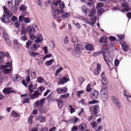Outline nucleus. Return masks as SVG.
Instances as JSON below:
<instances>
[{
	"instance_id": "nucleus-1",
	"label": "nucleus",
	"mask_w": 131,
	"mask_h": 131,
	"mask_svg": "<svg viewBox=\"0 0 131 131\" xmlns=\"http://www.w3.org/2000/svg\"><path fill=\"white\" fill-rule=\"evenodd\" d=\"M71 41L73 43L74 47L73 51V54L76 57H79L80 56L81 49L79 46L78 39L75 36H72Z\"/></svg>"
},
{
	"instance_id": "nucleus-2",
	"label": "nucleus",
	"mask_w": 131,
	"mask_h": 131,
	"mask_svg": "<svg viewBox=\"0 0 131 131\" xmlns=\"http://www.w3.org/2000/svg\"><path fill=\"white\" fill-rule=\"evenodd\" d=\"M59 5L60 9H59L58 7L57 9L55 10V12H53L52 15L54 18L55 19L57 20L59 23H60V20L59 19L60 17L58 15H56V14L58 15L64 13V10H63V9L64 7L65 4L63 2H61L60 3Z\"/></svg>"
},
{
	"instance_id": "nucleus-3",
	"label": "nucleus",
	"mask_w": 131,
	"mask_h": 131,
	"mask_svg": "<svg viewBox=\"0 0 131 131\" xmlns=\"http://www.w3.org/2000/svg\"><path fill=\"white\" fill-rule=\"evenodd\" d=\"M3 7L5 13L6 15L4 14L2 17L0 18V19L3 22L7 24L9 22L8 18L11 17L13 15L11 12L8 10L5 6H3Z\"/></svg>"
},
{
	"instance_id": "nucleus-4",
	"label": "nucleus",
	"mask_w": 131,
	"mask_h": 131,
	"mask_svg": "<svg viewBox=\"0 0 131 131\" xmlns=\"http://www.w3.org/2000/svg\"><path fill=\"white\" fill-rule=\"evenodd\" d=\"M99 94V92H98L95 90L92 91L90 94V96L91 98L93 100L89 101L88 102L89 104H93L97 103L99 101L95 100L97 99Z\"/></svg>"
},
{
	"instance_id": "nucleus-5",
	"label": "nucleus",
	"mask_w": 131,
	"mask_h": 131,
	"mask_svg": "<svg viewBox=\"0 0 131 131\" xmlns=\"http://www.w3.org/2000/svg\"><path fill=\"white\" fill-rule=\"evenodd\" d=\"M100 109V107L97 105L91 106L90 107V110L92 115L95 116H98L99 114L98 111Z\"/></svg>"
},
{
	"instance_id": "nucleus-6",
	"label": "nucleus",
	"mask_w": 131,
	"mask_h": 131,
	"mask_svg": "<svg viewBox=\"0 0 131 131\" xmlns=\"http://www.w3.org/2000/svg\"><path fill=\"white\" fill-rule=\"evenodd\" d=\"M45 101V98L41 99L40 100H38L34 103L33 106L35 108L42 107Z\"/></svg>"
},
{
	"instance_id": "nucleus-7",
	"label": "nucleus",
	"mask_w": 131,
	"mask_h": 131,
	"mask_svg": "<svg viewBox=\"0 0 131 131\" xmlns=\"http://www.w3.org/2000/svg\"><path fill=\"white\" fill-rule=\"evenodd\" d=\"M121 6L123 7V8L121 10V11L123 13L125 11L128 12L130 11V8H129V5L128 3L126 2H124L122 4Z\"/></svg>"
},
{
	"instance_id": "nucleus-8",
	"label": "nucleus",
	"mask_w": 131,
	"mask_h": 131,
	"mask_svg": "<svg viewBox=\"0 0 131 131\" xmlns=\"http://www.w3.org/2000/svg\"><path fill=\"white\" fill-rule=\"evenodd\" d=\"M82 45L84 46L85 49L87 50L92 51L94 50L93 46L90 43L84 42L83 43Z\"/></svg>"
},
{
	"instance_id": "nucleus-9",
	"label": "nucleus",
	"mask_w": 131,
	"mask_h": 131,
	"mask_svg": "<svg viewBox=\"0 0 131 131\" xmlns=\"http://www.w3.org/2000/svg\"><path fill=\"white\" fill-rule=\"evenodd\" d=\"M61 0H57L54 3L53 6H52V10H51V12L52 14L53 12H55L58 8V5H59L60 3H61Z\"/></svg>"
},
{
	"instance_id": "nucleus-10",
	"label": "nucleus",
	"mask_w": 131,
	"mask_h": 131,
	"mask_svg": "<svg viewBox=\"0 0 131 131\" xmlns=\"http://www.w3.org/2000/svg\"><path fill=\"white\" fill-rule=\"evenodd\" d=\"M27 7L24 5H21L19 7V11L22 12L21 14L24 16H26L27 14Z\"/></svg>"
},
{
	"instance_id": "nucleus-11",
	"label": "nucleus",
	"mask_w": 131,
	"mask_h": 131,
	"mask_svg": "<svg viewBox=\"0 0 131 131\" xmlns=\"http://www.w3.org/2000/svg\"><path fill=\"white\" fill-rule=\"evenodd\" d=\"M40 46V45L38 43L36 42L31 45L30 47V49L32 51H35Z\"/></svg>"
},
{
	"instance_id": "nucleus-12",
	"label": "nucleus",
	"mask_w": 131,
	"mask_h": 131,
	"mask_svg": "<svg viewBox=\"0 0 131 131\" xmlns=\"http://www.w3.org/2000/svg\"><path fill=\"white\" fill-rule=\"evenodd\" d=\"M101 71V65L100 64L98 63L97 64L96 68L94 70L93 73L94 75H97Z\"/></svg>"
},
{
	"instance_id": "nucleus-13",
	"label": "nucleus",
	"mask_w": 131,
	"mask_h": 131,
	"mask_svg": "<svg viewBox=\"0 0 131 131\" xmlns=\"http://www.w3.org/2000/svg\"><path fill=\"white\" fill-rule=\"evenodd\" d=\"M40 94V93L38 91H35L33 94L31 93H29V95L31 99H34L35 98L38 97Z\"/></svg>"
},
{
	"instance_id": "nucleus-14",
	"label": "nucleus",
	"mask_w": 131,
	"mask_h": 131,
	"mask_svg": "<svg viewBox=\"0 0 131 131\" xmlns=\"http://www.w3.org/2000/svg\"><path fill=\"white\" fill-rule=\"evenodd\" d=\"M67 91L68 89L67 87L59 88H58L57 90V92L60 94L66 92Z\"/></svg>"
},
{
	"instance_id": "nucleus-15",
	"label": "nucleus",
	"mask_w": 131,
	"mask_h": 131,
	"mask_svg": "<svg viewBox=\"0 0 131 131\" xmlns=\"http://www.w3.org/2000/svg\"><path fill=\"white\" fill-rule=\"evenodd\" d=\"M96 10L94 8H92L89 9V11H88V16L90 17H93L95 16L96 14Z\"/></svg>"
},
{
	"instance_id": "nucleus-16",
	"label": "nucleus",
	"mask_w": 131,
	"mask_h": 131,
	"mask_svg": "<svg viewBox=\"0 0 131 131\" xmlns=\"http://www.w3.org/2000/svg\"><path fill=\"white\" fill-rule=\"evenodd\" d=\"M11 88H5L3 90V92L5 94L9 93H15L14 90H12Z\"/></svg>"
},
{
	"instance_id": "nucleus-17",
	"label": "nucleus",
	"mask_w": 131,
	"mask_h": 131,
	"mask_svg": "<svg viewBox=\"0 0 131 131\" xmlns=\"http://www.w3.org/2000/svg\"><path fill=\"white\" fill-rule=\"evenodd\" d=\"M109 53V50L107 48H106L102 50V53L103 58H108V55Z\"/></svg>"
},
{
	"instance_id": "nucleus-18",
	"label": "nucleus",
	"mask_w": 131,
	"mask_h": 131,
	"mask_svg": "<svg viewBox=\"0 0 131 131\" xmlns=\"http://www.w3.org/2000/svg\"><path fill=\"white\" fill-rule=\"evenodd\" d=\"M103 58L106 64L108 66V67H111V66L110 65V63L111 64V62L110 59H111V60H112V58H111V57L108 56L107 58H106V57H105L104 58Z\"/></svg>"
},
{
	"instance_id": "nucleus-19",
	"label": "nucleus",
	"mask_w": 131,
	"mask_h": 131,
	"mask_svg": "<svg viewBox=\"0 0 131 131\" xmlns=\"http://www.w3.org/2000/svg\"><path fill=\"white\" fill-rule=\"evenodd\" d=\"M26 31L29 34L33 33L35 31L34 28L31 26H29L26 28Z\"/></svg>"
},
{
	"instance_id": "nucleus-20",
	"label": "nucleus",
	"mask_w": 131,
	"mask_h": 131,
	"mask_svg": "<svg viewBox=\"0 0 131 131\" xmlns=\"http://www.w3.org/2000/svg\"><path fill=\"white\" fill-rule=\"evenodd\" d=\"M0 68L3 70V72L5 74H8L10 73L12 69L10 68H2L0 67Z\"/></svg>"
},
{
	"instance_id": "nucleus-21",
	"label": "nucleus",
	"mask_w": 131,
	"mask_h": 131,
	"mask_svg": "<svg viewBox=\"0 0 131 131\" xmlns=\"http://www.w3.org/2000/svg\"><path fill=\"white\" fill-rule=\"evenodd\" d=\"M86 125L84 123H83L79 125L78 128L80 130L83 131L86 129Z\"/></svg>"
},
{
	"instance_id": "nucleus-22",
	"label": "nucleus",
	"mask_w": 131,
	"mask_h": 131,
	"mask_svg": "<svg viewBox=\"0 0 131 131\" xmlns=\"http://www.w3.org/2000/svg\"><path fill=\"white\" fill-rule=\"evenodd\" d=\"M82 12L85 15H88V11H89V9L86 8L84 5L82 7Z\"/></svg>"
},
{
	"instance_id": "nucleus-23",
	"label": "nucleus",
	"mask_w": 131,
	"mask_h": 131,
	"mask_svg": "<svg viewBox=\"0 0 131 131\" xmlns=\"http://www.w3.org/2000/svg\"><path fill=\"white\" fill-rule=\"evenodd\" d=\"M12 64L11 62H8L5 63V65H0V67L3 68H7V67H10L12 66Z\"/></svg>"
},
{
	"instance_id": "nucleus-24",
	"label": "nucleus",
	"mask_w": 131,
	"mask_h": 131,
	"mask_svg": "<svg viewBox=\"0 0 131 131\" xmlns=\"http://www.w3.org/2000/svg\"><path fill=\"white\" fill-rule=\"evenodd\" d=\"M38 119L40 122L42 123L45 122L46 120V118L42 116L41 115H40L38 116Z\"/></svg>"
},
{
	"instance_id": "nucleus-25",
	"label": "nucleus",
	"mask_w": 131,
	"mask_h": 131,
	"mask_svg": "<svg viewBox=\"0 0 131 131\" xmlns=\"http://www.w3.org/2000/svg\"><path fill=\"white\" fill-rule=\"evenodd\" d=\"M21 79V78L20 76L18 75L15 74L13 77L14 82L15 81H19Z\"/></svg>"
},
{
	"instance_id": "nucleus-26",
	"label": "nucleus",
	"mask_w": 131,
	"mask_h": 131,
	"mask_svg": "<svg viewBox=\"0 0 131 131\" xmlns=\"http://www.w3.org/2000/svg\"><path fill=\"white\" fill-rule=\"evenodd\" d=\"M56 101L58 102V105L59 108H61L62 106L63 100L62 99L56 100Z\"/></svg>"
},
{
	"instance_id": "nucleus-27",
	"label": "nucleus",
	"mask_w": 131,
	"mask_h": 131,
	"mask_svg": "<svg viewBox=\"0 0 131 131\" xmlns=\"http://www.w3.org/2000/svg\"><path fill=\"white\" fill-rule=\"evenodd\" d=\"M42 40V37L41 35L40 36H37L35 41L38 43H41Z\"/></svg>"
},
{
	"instance_id": "nucleus-28",
	"label": "nucleus",
	"mask_w": 131,
	"mask_h": 131,
	"mask_svg": "<svg viewBox=\"0 0 131 131\" xmlns=\"http://www.w3.org/2000/svg\"><path fill=\"white\" fill-rule=\"evenodd\" d=\"M91 124L93 127L94 129L96 128L98 126V124L97 122H92Z\"/></svg>"
},
{
	"instance_id": "nucleus-29",
	"label": "nucleus",
	"mask_w": 131,
	"mask_h": 131,
	"mask_svg": "<svg viewBox=\"0 0 131 131\" xmlns=\"http://www.w3.org/2000/svg\"><path fill=\"white\" fill-rule=\"evenodd\" d=\"M70 16V14L68 13L64 12L62 15L61 16L65 18H66L69 17Z\"/></svg>"
},
{
	"instance_id": "nucleus-30",
	"label": "nucleus",
	"mask_w": 131,
	"mask_h": 131,
	"mask_svg": "<svg viewBox=\"0 0 131 131\" xmlns=\"http://www.w3.org/2000/svg\"><path fill=\"white\" fill-rule=\"evenodd\" d=\"M11 115L15 117H18L19 116V115L14 111L12 112Z\"/></svg>"
},
{
	"instance_id": "nucleus-31",
	"label": "nucleus",
	"mask_w": 131,
	"mask_h": 131,
	"mask_svg": "<svg viewBox=\"0 0 131 131\" xmlns=\"http://www.w3.org/2000/svg\"><path fill=\"white\" fill-rule=\"evenodd\" d=\"M23 19L25 23H28L31 21L30 19L28 17H24L23 18Z\"/></svg>"
},
{
	"instance_id": "nucleus-32",
	"label": "nucleus",
	"mask_w": 131,
	"mask_h": 131,
	"mask_svg": "<svg viewBox=\"0 0 131 131\" xmlns=\"http://www.w3.org/2000/svg\"><path fill=\"white\" fill-rule=\"evenodd\" d=\"M102 82L103 85H106L107 83V81L106 78H105L102 79Z\"/></svg>"
},
{
	"instance_id": "nucleus-33",
	"label": "nucleus",
	"mask_w": 131,
	"mask_h": 131,
	"mask_svg": "<svg viewBox=\"0 0 131 131\" xmlns=\"http://www.w3.org/2000/svg\"><path fill=\"white\" fill-rule=\"evenodd\" d=\"M23 104H24L26 103H29V99L25 97H24L23 99Z\"/></svg>"
},
{
	"instance_id": "nucleus-34",
	"label": "nucleus",
	"mask_w": 131,
	"mask_h": 131,
	"mask_svg": "<svg viewBox=\"0 0 131 131\" xmlns=\"http://www.w3.org/2000/svg\"><path fill=\"white\" fill-rule=\"evenodd\" d=\"M104 12V9L103 8H100L98 10L97 14L98 15H100Z\"/></svg>"
},
{
	"instance_id": "nucleus-35",
	"label": "nucleus",
	"mask_w": 131,
	"mask_h": 131,
	"mask_svg": "<svg viewBox=\"0 0 131 131\" xmlns=\"http://www.w3.org/2000/svg\"><path fill=\"white\" fill-rule=\"evenodd\" d=\"M15 6H13L11 8V9L14 12H16L18 9V8L17 6H18L16 5L15 4Z\"/></svg>"
},
{
	"instance_id": "nucleus-36",
	"label": "nucleus",
	"mask_w": 131,
	"mask_h": 131,
	"mask_svg": "<svg viewBox=\"0 0 131 131\" xmlns=\"http://www.w3.org/2000/svg\"><path fill=\"white\" fill-rule=\"evenodd\" d=\"M91 84L89 83L87 85L86 89V91L88 92H90L92 89V88H91Z\"/></svg>"
},
{
	"instance_id": "nucleus-37",
	"label": "nucleus",
	"mask_w": 131,
	"mask_h": 131,
	"mask_svg": "<svg viewBox=\"0 0 131 131\" xmlns=\"http://www.w3.org/2000/svg\"><path fill=\"white\" fill-rule=\"evenodd\" d=\"M38 80H37V81L38 83H41L44 82V79L41 77H39L37 78Z\"/></svg>"
},
{
	"instance_id": "nucleus-38",
	"label": "nucleus",
	"mask_w": 131,
	"mask_h": 131,
	"mask_svg": "<svg viewBox=\"0 0 131 131\" xmlns=\"http://www.w3.org/2000/svg\"><path fill=\"white\" fill-rule=\"evenodd\" d=\"M40 113L41 114L45 113L46 112V109L45 107H42L39 110Z\"/></svg>"
},
{
	"instance_id": "nucleus-39",
	"label": "nucleus",
	"mask_w": 131,
	"mask_h": 131,
	"mask_svg": "<svg viewBox=\"0 0 131 131\" xmlns=\"http://www.w3.org/2000/svg\"><path fill=\"white\" fill-rule=\"evenodd\" d=\"M33 41L31 40H28L26 43V47L27 48H28L30 45L32 43Z\"/></svg>"
},
{
	"instance_id": "nucleus-40",
	"label": "nucleus",
	"mask_w": 131,
	"mask_h": 131,
	"mask_svg": "<svg viewBox=\"0 0 131 131\" xmlns=\"http://www.w3.org/2000/svg\"><path fill=\"white\" fill-rule=\"evenodd\" d=\"M53 61L54 60L53 59H51L49 61H47L46 62L45 64L48 66L52 64Z\"/></svg>"
},
{
	"instance_id": "nucleus-41",
	"label": "nucleus",
	"mask_w": 131,
	"mask_h": 131,
	"mask_svg": "<svg viewBox=\"0 0 131 131\" xmlns=\"http://www.w3.org/2000/svg\"><path fill=\"white\" fill-rule=\"evenodd\" d=\"M30 39L31 40H34L36 38V36L34 34L32 33L29 34Z\"/></svg>"
},
{
	"instance_id": "nucleus-42",
	"label": "nucleus",
	"mask_w": 131,
	"mask_h": 131,
	"mask_svg": "<svg viewBox=\"0 0 131 131\" xmlns=\"http://www.w3.org/2000/svg\"><path fill=\"white\" fill-rule=\"evenodd\" d=\"M112 100L114 104L119 101L118 99L114 96H112Z\"/></svg>"
},
{
	"instance_id": "nucleus-43",
	"label": "nucleus",
	"mask_w": 131,
	"mask_h": 131,
	"mask_svg": "<svg viewBox=\"0 0 131 131\" xmlns=\"http://www.w3.org/2000/svg\"><path fill=\"white\" fill-rule=\"evenodd\" d=\"M85 80L82 77H80L79 78V82L81 84H82Z\"/></svg>"
},
{
	"instance_id": "nucleus-44",
	"label": "nucleus",
	"mask_w": 131,
	"mask_h": 131,
	"mask_svg": "<svg viewBox=\"0 0 131 131\" xmlns=\"http://www.w3.org/2000/svg\"><path fill=\"white\" fill-rule=\"evenodd\" d=\"M63 69L62 67H61L60 68H58L56 70V73L55 74V75H58L59 73Z\"/></svg>"
},
{
	"instance_id": "nucleus-45",
	"label": "nucleus",
	"mask_w": 131,
	"mask_h": 131,
	"mask_svg": "<svg viewBox=\"0 0 131 131\" xmlns=\"http://www.w3.org/2000/svg\"><path fill=\"white\" fill-rule=\"evenodd\" d=\"M84 92V91L83 90H81L79 91H77V92L76 94L77 96L78 97H80V96L81 94L82 93H83Z\"/></svg>"
},
{
	"instance_id": "nucleus-46",
	"label": "nucleus",
	"mask_w": 131,
	"mask_h": 131,
	"mask_svg": "<svg viewBox=\"0 0 131 131\" xmlns=\"http://www.w3.org/2000/svg\"><path fill=\"white\" fill-rule=\"evenodd\" d=\"M122 46L123 49L124 50V52H127L128 49V46L127 45H125L123 46Z\"/></svg>"
},
{
	"instance_id": "nucleus-47",
	"label": "nucleus",
	"mask_w": 131,
	"mask_h": 131,
	"mask_svg": "<svg viewBox=\"0 0 131 131\" xmlns=\"http://www.w3.org/2000/svg\"><path fill=\"white\" fill-rule=\"evenodd\" d=\"M69 94L68 93H67L66 94L61 95H60V97L62 98H67L69 96Z\"/></svg>"
},
{
	"instance_id": "nucleus-48",
	"label": "nucleus",
	"mask_w": 131,
	"mask_h": 131,
	"mask_svg": "<svg viewBox=\"0 0 131 131\" xmlns=\"http://www.w3.org/2000/svg\"><path fill=\"white\" fill-rule=\"evenodd\" d=\"M30 55L32 57H34L39 54V53L30 52H29Z\"/></svg>"
},
{
	"instance_id": "nucleus-49",
	"label": "nucleus",
	"mask_w": 131,
	"mask_h": 131,
	"mask_svg": "<svg viewBox=\"0 0 131 131\" xmlns=\"http://www.w3.org/2000/svg\"><path fill=\"white\" fill-rule=\"evenodd\" d=\"M82 20L83 22H84L85 23H86L87 24H92V23H91L90 21L86 20V19H84L83 17H82ZM92 24H93V23H92Z\"/></svg>"
},
{
	"instance_id": "nucleus-50",
	"label": "nucleus",
	"mask_w": 131,
	"mask_h": 131,
	"mask_svg": "<svg viewBox=\"0 0 131 131\" xmlns=\"http://www.w3.org/2000/svg\"><path fill=\"white\" fill-rule=\"evenodd\" d=\"M7 4L8 6L10 8H11L13 6L14 4L13 2L12 1H8L7 2Z\"/></svg>"
},
{
	"instance_id": "nucleus-51",
	"label": "nucleus",
	"mask_w": 131,
	"mask_h": 131,
	"mask_svg": "<svg viewBox=\"0 0 131 131\" xmlns=\"http://www.w3.org/2000/svg\"><path fill=\"white\" fill-rule=\"evenodd\" d=\"M26 32V29L24 27H23L21 29V34H25Z\"/></svg>"
},
{
	"instance_id": "nucleus-52",
	"label": "nucleus",
	"mask_w": 131,
	"mask_h": 131,
	"mask_svg": "<svg viewBox=\"0 0 131 131\" xmlns=\"http://www.w3.org/2000/svg\"><path fill=\"white\" fill-rule=\"evenodd\" d=\"M107 90L106 88L104 87H103L101 89L100 92H107Z\"/></svg>"
},
{
	"instance_id": "nucleus-53",
	"label": "nucleus",
	"mask_w": 131,
	"mask_h": 131,
	"mask_svg": "<svg viewBox=\"0 0 131 131\" xmlns=\"http://www.w3.org/2000/svg\"><path fill=\"white\" fill-rule=\"evenodd\" d=\"M11 1H13V0H11ZM15 5L17 6H18L19 3L21 2L22 0H15Z\"/></svg>"
},
{
	"instance_id": "nucleus-54",
	"label": "nucleus",
	"mask_w": 131,
	"mask_h": 131,
	"mask_svg": "<svg viewBox=\"0 0 131 131\" xmlns=\"http://www.w3.org/2000/svg\"><path fill=\"white\" fill-rule=\"evenodd\" d=\"M114 104L116 107L117 108H121V104L119 101L117 102H116Z\"/></svg>"
},
{
	"instance_id": "nucleus-55",
	"label": "nucleus",
	"mask_w": 131,
	"mask_h": 131,
	"mask_svg": "<svg viewBox=\"0 0 131 131\" xmlns=\"http://www.w3.org/2000/svg\"><path fill=\"white\" fill-rule=\"evenodd\" d=\"M104 5L103 3H98L96 6V7L97 8H99L101 7H102Z\"/></svg>"
},
{
	"instance_id": "nucleus-56",
	"label": "nucleus",
	"mask_w": 131,
	"mask_h": 131,
	"mask_svg": "<svg viewBox=\"0 0 131 131\" xmlns=\"http://www.w3.org/2000/svg\"><path fill=\"white\" fill-rule=\"evenodd\" d=\"M14 25L17 28H19L20 26L19 22L18 21H17L15 22Z\"/></svg>"
},
{
	"instance_id": "nucleus-57",
	"label": "nucleus",
	"mask_w": 131,
	"mask_h": 131,
	"mask_svg": "<svg viewBox=\"0 0 131 131\" xmlns=\"http://www.w3.org/2000/svg\"><path fill=\"white\" fill-rule=\"evenodd\" d=\"M69 107L70 108V110L71 114L75 112V109L73 108L71 105H69Z\"/></svg>"
},
{
	"instance_id": "nucleus-58",
	"label": "nucleus",
	"mask_w": 131,
	"mask_h": 131,
	"mask_svg": "<svg viewBox=\"0 0 131 131\" xmlns=\"http://www.w3.org/2000/svg\"><path fill=\"white\" fill-rule=\"evenodd\" d=\"M33 117V116H30L29 118V119L28 120V123L30 124H32V119Z\"/></svg>"
},
{
	"instance_id": "nucleus-59",
	"label": "nucleus",
	"mask_w": 131,
	"mask_h": 131,
	"mask_svg": "<svg viewBox=\"0 0 131 131\" xmlns=\"http://www.w3.org/2000/svg\"><path fill=\"white\" fill-rule=\"evenodd\" d=\"M31 75L32 77L35 78L36 76V73L35 71H33L31 73Z\"/></svg>"
},
{
	"instance_id": "nucleus-60",
	"label": "nucleus",
	"mask_w": 131,
	"mask_h": 131,
	"mask_svg": "<svg viewBox=\"0 0 131 131\" xmlns=\"http://www.w3.org/2000/svg\"><path fill=\"white\" fill-rule=\"evenodd\" d=\"M62 79L63 81H64V82L65 83L70 80L69 79L64 77H63Z\"/></svg>"
},
{
	"instance_id": "nucleus-61",
	"label": "nucleus",
	"mask_w": 131,
	"mask_h": 131,
	"mask_svg": "<svg viewBox=\"0 0 131 131\" xmlns=\"http://www.w3.org/2000/svg\"><path fill=\"white\" fill-rule=\"evenodd\" d=\"M102 96V99L103 101H105L107 100V95H101Z\"/></svg>"
},
{
	"instance_id": "nucleus-62",
	"label": "nucleus",
	"mask_w": 131,
	"mask_h": 131,
	"mask_svg": "<svg viewBox=\"0 0 131 131\" xmlns=\"http://www.w3.org/2000/svg\"><path fill=\"white\" fill-rule=\"evenodd\" d=\"M20 39L22 41H25L27 40V38L26 35H23L21 37Z\"/></svg>"
},
{
	"instance_id": "nucleus-63",
	"label": "nucleus",
	"mask_w": 131,
	"mask_h": 131,
	"mask_svg": "<svg viewBox=\"0 0 131 131\" xmlns=\"http://www.w3.org/2000/svg\"><path fill=\"white\" fill-rule=\"evenodd\" d=\"M45 89V88L43 86H40L38 89V91H40L41 92H42Z\"/></svg>"
},
{
	"instance_id": "nucleus-64",
	"label": "nucleus",
	"mask_w": 131,
	"mask_h": 131,
	"mask_svg": "<svg viewBox=\"0 0 131 131\" xmlns=\"http://www.w3.org/2000/svg\"><path fill=\"white\" fill-rule=\"evenodd\" d=\"M78 129V128L77 126H73L71 128L72 131H77Z\"/></svg>"
}]
</instances>
